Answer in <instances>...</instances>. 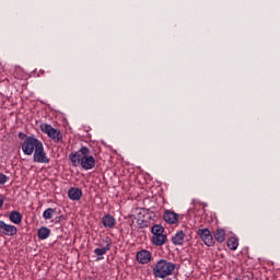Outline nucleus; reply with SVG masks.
Wrapping results in <instances>:
<instances>
[{
  "mask_svg": "<svg viewBox=\"0 0 280 280\" xmlns=\"http://www.w3.org/2000/svg\"><path fill=\"white\" fill-rule=\"evenodd\" d=\"M89 154H91L89 147H81L79 151L71 152L69 154V160L71 161L73 167L81 165L83 170H93L96 164L95 158Z\"/></svg>",
  "mask_w": 280,
  "mask_h": 280,
  "instance_id": "f257e3e1",
  "label": "nucleus"
},
{
  "mask_svg": "<svg viewBox=\"0 0 280 280\" xmlns=\"http://www.w3.org/2000/svg\"><path fill=\"white\" fill-rule=\"evenodd\" d=\"M176 270V264L170 262L166 259H160L153 266V277L155 279H165L172 277Z\"/></svg>",
  "mask_w": 280,
  "mask_h": 280,
  "instance_id": "f03ea898",
  "label": "nucleus"
},
{
  "mask_svg": "<svg viewBox=\"0 0 280 280\" xmlns=\"http://www.w3.org/2000/svg\"><path fill=\"white\" fill-rule=\"evenodd\" d=\"M40 147H43V141L34 136H30L22 143V151L26 156H32Z\"/></svg>",
  "mask_w": 280,
  "mask_h": 280,
  "instance_id": "7ed1b4c3",
  "label": "nucleus"
},
{
  "mask_svg": "<svg viewBox=\"0 0 280 280\" xmlns=\"http://www.w3.org/2000/svg\"><path fill=\"white\" fill-rule=\"evenodd\" d=\"M40 130L44 132V135H47L51 141L55 143H60L62 141V132L60 130H57L56 128H52L49 124H42Z\"/></svg>",
  "mask_w": 280,
  "mask_h": 280,
  "instance_id": "20e7f679",
  "label": "nucleus"
},
{
  "mask_svg": "<svg viewBox=\"0 0 280 280\" xmlns=\"http://www.w3.org/2000/svg\"><path fill=\"white\" fill-rule=\"evenodd\" d=\"M197 234L199 235V237H201L206 246H215V241L213 240V235L211 234V231L209 229H199Z\"/></svg>",
  "mask_w": 280,
  "mask_h": 280,
  "instance_id": "39448f33",
  "label": "nucleus"
},
{
  "mask_svg": "<svg viewBox=\"0 0 280 280\" xmlns=\"http://www.w3.org/2000/svg\"><path fill=\"white\" fill-rule=\"evenodd\" d=\"M33 161L34 163H42V164L49 163L50 161L49 156H47V152H45V147L43 144L33 153Z\"/></svg>",
  "mask_w": 280,
  "mask_h": 280,
  "instance_id": "423d86ee",
  "label": "nucleus"
},
{
  "mask_svg": "<svg viewBox=\"0 0 280 280\" xmlns=\"http://www.w3.org/2000/svg\"><path fill=\"white\" fill-rule=\"evenodd\" d=\"M0 233L2 235H7L8 237H14V235L19 233V230L14 225L8 224L0 220Z\"/></svg>",
  "mask_w": 280,
  "mask_h": 280,
  "instance_id": "0eeeda50",
  "label": "nucleus"
},
{
  "mask_svg": "<svg viewBox=\"0 0 280 280\" xmlns=\"http://www.w3.org/2000/svg\"><path fill=\"white\" fill-rule=\"evenodd\" d=\"M138 214H137V224L140 229H148V226H150V221L148 220V218L150 217H145V209H138Z\"/></svg>",
  "mask_w": 280,
  "mask_h": 280,
  "instance_id": "6e6552de",
  "label": "nucleus"
},
{
  "mask_svg": "<svg viewBox=\"0 0 280 280\" xmlns=\"http://www.w3.org/2000/svg\"><path fill=\"white\" fill-rule=\"evenodd\" d=\"M136 259L139 264H150L152 261V253L148 249H141L137 253Z\"/></svg>",
  "mask_w": 280,
  "mask_h": 280,
  "instance_id": "1a4fd4ad",
  "label": "nucleus"
},
{
  "mask_svg": "<svg viewBox=\"0 0 280 280\" xmlns=\"http://www.w3.org/2000/svg\"><path fill=\"white\" fill-rule=\"evenodd\" d=\"M163 218L164 222H166L167 224H176V222H178V213L171 210H166Z\"/></svg>",
  "mask_w": 280,
  "mask_h": 280,
  "instance_id": "9d476101",
  "label": "nucleus"
},
{
  "mask_svg": "<svg viewBox=\"0 0 280 280\" xmlns=\"http://www.w3.org/2000/svg\"><path fill=\"white\" fill-rule=\"evenodd\" d=\"M105 244L106 246L103 248H95L94 253L97 255V257H102L103 255H106L108 250H110V246H113V242L110 241V237H105Z\"/></svg>",
  "mask_w": 280,
  "mask_h": 280,
  "instance_id": "9b49d317",
  "label": "nucleus"
},
{
  "mask_svg": "<svg viewBox=\"0 0 280 280\" xmlns=\"http://www.w3.org/2000/svg\"><path fill=\"white\" fill-rule=\"evenodd\" d=\"M102 223L105 229H115L117 221L114 219L113 215L106 214L102 218Z\"/></svg>",
  "mask_w": 280,
  "mask_h": 280,
  "instance_id": "f8f14e48",
  "label": "nucleus"
},
{
  "mask_svg": "<svg viewBox=\"0 0 280 280\" xmlns=\"http://www.w3.org/2000/svg\"><path fill=\"white\" fill-rule=\"evenodd\" d=\"M172 242L174 246H183V244H185V232H183V230L177 231L172 237Z\"/></svg>",
  "mask_w": 280,
  "mask_h": 280,
  "instance_id": "ddd939ff",
  "label": "nucleus"
},
{
  "mask_svg": "<svg viewBox=\"0 0 280 280\" xmlns=\"http://www.w3.org/2000/svg\"><path fill=\"white\" fill-rule=\"evenodd\" d=\"M151 242L154 246H163L167 243V235L165 234H158L153 235Z\"/></svg>",
  "mask_w": 280,
  "mask_h": 280,
  "instance_id": "4468645a",
  "label": "nucleus"
},
{
  "mask_svg": "<svg viewBox=\"0 0 280 280\" xmlns=\"http://www.w3.org/2000/svg\"><path fill=\"white\" fill-rule=\"evenodd\" d=\"M9 220L13 224H21V222H23V214L16 210H13L9 214Z\"/></svg>",
  "mask_w": 280,
  "mask_h": 280,
  "instance_id": "2eb2a0df",
  "label": "nucleus"
},
{
  "mask_svg": "<svg viewBox=\"0 0 280 280\" xmlns=\"http://www.w3.org/2000/svg\"><path fill=\"white\" fill-rule=\"evenodd\" d=\"M68 197L70 198V200H80L82 198V189L70 188L68 190Z\"/></svg>",
  "mask_w": 280,
  "mask_h": 280,
  "instance_id": "dca6fc26",
  "label": "nucleus"
},
{
  "mask_svg": "<svg viewBox=\"0 0 280 280\" xmlns=\"http://www.w3.org/2000/svg\"><path fill=\"white\" fill-rule=\"evenodd\" d=\"M213 235L215 242H219V244H222V242L226 240V231H224V229H217Z\"/></svg>",
  "mask_w": 280,
  "mask_h": 280,
  "instance_id": "f3484780",
  "label": "nucleus"
},
{
  "mask_svg": "<svg viewBox=\"0 0 280 280\" xmlns=\"http://www.w3.org/2000/svg\"><path fill=\"white\" fill-rule=\"evenodd\" d=\"M49 235H51V230H49V228H47V226H42L37 231V237L39 240H47V237H49Z\"/></svg>",
  "mask_w": 280,
  "mask_h": 280,
  "instance_id": "a211bd4d",
  "label": "nucleus"
},
{
  "mask_svg": "<svg viewBox=\"0 0 280 280\" xmlns=\"http://www.w3.org/2000/svg\"><path fill=\"white\" fill-rule=\"evenodd\" d=\"M226 244L230 250H237V246H240V241L236 237H230L228 238Z\"/></svg>",
  "mask_w": 280,
  "mask_h": 280,
  "instance_id": "6ab92c4d",
  "label": "nucleus"
},
{
  "mask_svg": "<svg viewBox=\"0 0 280 280\" xmlns=\"http://www.w3.org/2000/svg\"><path fill=\"white\" fill-rule=\"evenodd\" d=\"M151 233L152 235H162L165 233V228H163L161 224H155L151 228Z\"/></svg>",
  "mask_w": 280,
  "mask_h": 280,
  "instance_id": "aec40b11",
  "label": "nucleus"
},
{
  "mask_svg": "<svg viewBox=\"0 0 280 280\" xmlns=\"http://www.w3.org/2000/svg\"><path fill=\"white\" fill-rule=\"evenodd\" d=\"M56 213V209L48 208L43 212L44 220H51L54 218V214Z\"/></svg>",
  "mask_w": 280,
  "mask_h": 280,
  "instance_id": "412c9836",
  "label": "nucleus"
},
{
  "mask_svg": "<svg viewBox=\"0 0 280 280\" xmlns=\"http://www.w3.org/2000/svg\"><path fill=\"white\" fill-rule=\"evenodd\" d=\"M10 180V177H8L5 174L0 173V185H5Z\"/></svg>",
  "mask_w": 280,
  "mask_h": 280,
  "instance_id": "4be33fe9",
  "label": "nucleus"
},
{
  "mask_svg": "<svg viewBox=\"0 0 280 280\" xmlns=\"http://www.w3.org/2000/svg\"><path fill=\"white\" fill-rule=\"evenodd\" d=\"M18 137H19V139H21L22 141L24 140H26L28 137H31V136H27V135H25L24 132H19V135H18Z\"/></svg>",
  "mask_w": 280,
  "mask_h": 280,
  "instance_id": "5701e85b",
  "label": "nucleus"
},
{
  "mask_svg": "<svg viewBox=\"0 0 280 280\" xmlns=\"http://www.w3.org/2000/svg\"><path fill=\"white\" fill-rule=\"evenodd\" d=\"M4 202H5V199L3 197H0V209H2Z\"/></svg>",
  "mask_w": 280,
  "mask_h": 280,
  "instance_id": "b1692460",
  "label": "nucleus"
},
{
  "mask_svg": "<svg viewBox=\"0 0 280 280\" xmlns=\"http://www.w3.org/2000/svg\"><path fill=\"white\" fill-rule=\"evenodd\" d=\"M37 75H38V78H40V75H45V70L40 69V70L37 72Z\"/></svg>",
  "mask_w": 280,
  "mask_h": 280,
  "instance_id": "393cba45",
  "label": "nucleus"
},
{
  "mask_svg": "<svg viewBox=\"0 0 280 280\" xmlns=\"http://www.w3.org/2000/svg\"><path fill=\"white\" fill-rule=\"evenodd\" d=\"M65 218L63 215L56 217L55 222H60V220Z\"/></svg>",
  "mask_w": 280,
  "mask_h": 280,
  "instance_id": "a878e982",
  "label": "nucleus"
}]
</instances>
